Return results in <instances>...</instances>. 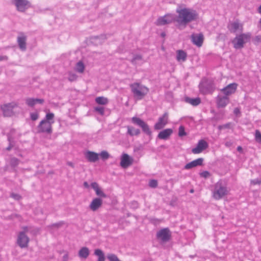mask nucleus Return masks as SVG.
Masks as SVG:
<instances>
[{"label": "nucleus", "mask_w": 261, "mask_h": 261, "mask_svg": "<svg viewBox=\"0 0 261 261\" xmlns=\"http://www.w3.org/2000/svg\"><path fill=\"white\" fill-rule=\"evenodd\" d=\"M176 27L179 30L186 28L188 24L196 20L198 18L196 11L191 8L179 7L176 10Z\"/></svg>", "instance_id": "nucleus-1"}, {"label": "nucleus", "mask_w": 261, "mask_h": 261, "mask_svg": "<svg viewBox=\"0 0 261 261\" xmlns=\"http://www.w3.org/2000/svg\"><path fill=\"white\" fill-rule=\"evenodd\" d=\"M55 115L53 113H46L45 117L37 126L38 133L51 134L53 133L52 124L54 123Z\"/></svg>", "instance_id": "nucleus-2"}, {"label": "nucleus", "mask_w": 261, "mask_h": 261, "mask_svg": "<svg viewBox=\"0 0 261 261\" xmlns=\"http://www.w3.org/2000/svg\"><path fill=\"white\" fill-rule=\"evenodd\" d=\"M131 92L134 97L137 100H141L149 92V89L140 83H133L130 85Z\"/></svg>", "instance_id": "nucleus-3"}, {"label": "nucleus", "mask_w": 261, "mask_h": 261, "mask_svg": "<svg viewBox=\"0 0 261 261\" xmlns=\"http://www.w3.org/2000/svg\"><path fill=\"white\" fill-rule=\"evenodd\" d=\"M251 34L250 33H242L236 37L232 41L233 47L236 49H241L244 47V44L250 41Z\"/></svg>", "instance_id": "nucleus-4"}, {"label": "nucleus", "mask_w": 261, "mask_h": 261, "mask_svg": "<svg viewBox=\"0 0 261 261\" xmlns=\"http://www.w3.org/2000/svg\"><path fill=\"white\" fill-rule=\"evenodd\" d=\"M132 122L141 127L142 132L149 137L150 139L152 138V131L151 130L148 124L142 119L133 117L132 118Z\"/></svg>", "instance_id": "nucleus-5"}, {"label": "nucleus", "mask_w": 261, "mask_h": 261, "mask_svg": "<svg viewBox=\"0 0 261 261\" xmlns=\"http://www.w3.org/2000/svg\"><path fill=\"white\" fill-rule=\"evenodd\" d=\"M199 92L203 95L212 94L216 87L214 83H199Z\"/></svg>", "instance_id": "nucleus-6"}, {"label": "nucleus", "mask_w": 261, "mask_h": 261, "mask_svg": "<svg viewBox=\"0 0 261 261\" xmlns=\"http://www.w3.org/2000/svg\"><path fill=\"white\" fill-rule=\"evenodd\" d=\"M172 233L168 227L163 228L159 230L156 234L157 239L163 243L169 242L171 239Z\"/></svg>", "instance_id": "nucleus-7"}, {"label": "nucleus", "mask_w": 261, "mask_h": 261, "mask_svg": "<svg viewBox=\"0 0 261 261\" xmlns=\"http://www.w3.org/2000/svg\"><path fill=\"white\" fill-rule=\"evenodd\" d=\"M173 22H176V15L172 14H167L159 17L155 24L156 25L160 26L170 24Z\"/></svg>", "instance_id": "nucleus-8"}, {"label": "nucleus", "mask_w": 261, "mask_h": 261, "mask_svg": "<svg viewBox=\"0 0 261 261\" xmlns=\"http://www.w3.org/2000/svg\"><path fill=\"white\" fill-rule=\"evenodd\" d=\"M227 190L226 187L223 186L222 182H217L215 186L214 192V196L216 199H220L223 196L227 195Z\"/></svg>", "instance_id": "nucleus-9"}, {"label": "nucleus", "mask_w": 261, "mask_h": 261, "mask_svg": "<svg viewBox=\"0 0 261 261\" xmlns=\"http://www.w3.org/2000/svg\"><path fill=\"white\" fill-rule=\"evenodd\" d=\"M18 104L15 102H12L4 104L1 106V109L5 117H11L13 115V109L17 108Z\"/></svg>", "instance_id": "nucleus-10"}, {"label": "nucleus", "mask_w": 261, "mask_h": 261, "mask_svg": "<svg viewBox=\"0 0 261 261\" xmlns=\"http://www.w3.org/2000/svg\"><path fill=\"white\" fill-rule=\"evenodd\" d=\"M12 3L15 5L17 11L24 12L31 7V4L28 0H11Z\"/></svg>", "instance_id": "nucleus-11"}, {"label": "nucleus", "mask_w": 261, "mask_h": 261, "mask_svg": "<svg viewBox=\"0 0 261 261\" xmlns=\"http://www.w3.org/2000/svg\"><path fill=\"white\" fill-rule=\"evenodd\" d=\"M168 123V113L165 112L158 119V122L154 125L155 130H160L163 128Z\"/></svg>", "instance_id": "nucleus-12"}, {"label": "nucleus", "mask_w": 261, "mask_h": 261, "mask_svg": "<svg viewBox=\"0 0 261 261\" xmlns=\"http://www.w3.org/2000/svg\"><path fill=\"white\" fill-rule=\"evenodd\" d=\"M208 147V143L203 139L199 140L195 147L192 149V152L194 154H198Z\"/></svg>", "instance_id": "nucleus-13"}, {"label": "nucleus", "mask_w": 261, "mask_h": 261, "mask_svg": "<svg viewBox=\"0 0 261 261\" xmlns=\"http://www.w3.org/2000/svg\"><path fill=\"white\" fill-rule=\"evenodd\" d=\"M29 242V237L25 234L24 231H21L18 235L17 243L21 248L27 247Z\"/></svg>", "instance_id": "nucleus-14"}, {"label": "nucleus", "mask_w": 261, "mask_h": 261, "mask_svg": "<svg viewBox=\"0 0 261 261\" xmlns=\"http://www.w3.org/2000/svg\"><path fill=\"white\" fill-rule=\"evenodd\" d=\"M133 162V159L127 153H123L121 157L120 165L123 168L130 166Z\"/></svg>", "instance_id": "nucleus-15"}, {"label": "nucleus", "mask_w": 261, "mask_h": 261, "mask_svg": "<svg viewBox=\"0 0 261 261\" xmlns=\"http://www.w3.org/2000/svg\"><path fill=\"white\" fill-rule=\"evenodd\" d=\"M216 101L218 108H224L229 103V99L225 95L224 96L218 95Z\"/></svg>", "instance_id": "nucleus-16"}, {"label": "nucleus", "mask_w": 261, "mask_h": 261, "mask_svg": "<svg viewBox=\"0 0 261 261\" xmlns=\"http://www.w3.org/2000/svg\"><path fill=\"white\" fill-rule=\"evenodd\" d=\"M238 85L236 83H231L221 89V92L226 96H229L234 93L237 89Z\"/></svg>", "instance_id": "nucleus-17"}, {"label": "nucleus", "mask_w": 261, "mask_h": 261, "mask_svg": "<svg viewBox=\"0 0 261 261\" xmlns=\"http://www.w3.org/2000/svg\"><path fill=\"white\" fill-rule=\"evenodd\" d=\"M191 39L193 43L197 46H202L204 39L202 34H193L191 36Z\"/></svg>", "instance_id": "nucleus-18"}, {"label": "nucleus", "mask_w": 261, "mask_h": 261, "mask_svg": "<svg viewBox=\"0 0 261 261\" xmlns=\"http://www.w3.org/2000/svg\"><path fill=\"white\" fill-rule=\"evenodd\" d=\"M204 159L202 158L197 159L187 163L184 167V169L189 170L193 168L203 165Z\"/></svg>", "instance_id": "nucleus-19"}, {"label": "nucleus", "mask_w": 261, "mask_h": 261, "mask_svg": "<svg viewBox=\"0 0 261 261\" xmlns=\"http://www.w3.org/2000/svg\"><path fill=\"white\" fill-rule=\"evenodd\" d=\"M173 132V131L172 128L164 129L159 132L157 138L159 139L167 140L170 138V137L172 134Z\"/></svg>", "instance_id": "nucleus-20"}, {"label": "nucleus", "mask_w": 261, "mask_h": 261, "mask_svg": "<svg viewBox=\"0 0 261 261\" xmlns=\"http://www.w3.org/2000/svg\"><path fill=\"white\" fill-rule=\"evenodd\" d=\"M102 204V200L100 198H95L91 201L89 207L92 211H96L101 206Z\"/></svg>", "instance_id": "nucleus-21"}, {"label": "nucleus", "mask_w": 261, "mask_h": 261, "mask_svg": "<svg viewBox=\"0 0 261 261\" xmlns=\"http://www.w3.org/2000/svg\"><path fill=\"white\" fill-rule=\"evenodd\" d=\"M85 157L89 162L95 163L99 160V154L92 151H87Z\"/></svg>", "instance_id": "nucleus-22"}, {"label": "nucleus", "mask_w": 261, "mask_h": 261, "mask_svg": "<svg viewBox=\"0 0 261 261\" xmlns=\"http://www.w3.org/2000/svg\"><path fill=\"white\" fill-rule=\"evenodd\" d=\"M26 41L27 37L24 35H22L21 36H18L17 37V42L18 44V46L21 50L24 51L26 49Z\"/></svg>", "instance_id": "nucleus-23"}, {"label": "nucleus", "mask_w": 261, "mask_h": 261, "mask_svg": "<svg viewBox=\"0 0 261 261\" xmlns=\"http://www.w3.org/2000/svg\"><path fill=\"white\" fill-rule=\"evenodd\" d=\"M185 101L187 103H190L193 106H197L201 103L200 98L197 97L195 98H191L188 96L185 97Z\"/></svg>", "instance_id": "nucleus-24"}, {"label": "nucleus", "mask_w": 261, "mask_h": 261, "mask_svg": "<svg viewBox=\"0 0 261 261\" xmlns=\"http://www.w3.org/2000/svg\"><path fill=\"white\" fill-rule=\"evenodd\" d=\"M90 254V251L88 247H83L79 251L78 253L79 256L81 258H87Z\"/></svg>", "instance_id": "nucleus-25"}, {"label": "nucleus", "mask_w": 261, "mask_h": 261, "mask_svg": "<svg viewBox=\"0 0 261 261\" xmlns=\"http://www.w3.org/2000/svg\"><path fill=\"white\" fill-rule=\"evenodd\" d=\"M228 28L231 32L234 33L239 29H240L242 31L243 27L238 22L235 21L232 22L229 25H228Z\"/></svg>", "instance_id": "nucleus-26"}, {"label": "nucleus", "mask_w": 261, "mask_h": 261, "mask_svg": "<svg viewBox=\"0 0 261 261\" xmlns=\"http://www.w3.org/2000/svg\"><path fill=\"white\" fill-rule=\"evenodd\" d=\"M127 134L130 136H138L140 134L141 131L138 128H135L133 126H127Z\"/></svg>", "instance_id": "nucleus-27"}, {"label": "nucleus", "mask_w": 261, "mask_h": 261, "mask_svg": "<svg viewBox=\"0 0 261 261\" xmlns=\"http://www.w3.org/2000/svg\"><path fill=\"white\" fill-rule=\"evenodd\" d=\"M187 53L182 50H178L177 51L176 59L178 61H185L187 59Z\"/></svg>", "instance_id": "nucleus-28"}, {"label": "nucleus", "mask_w": 261, "mask_h": 261, "mask_svg": "<svg viewBox=\"0 0 261 261\" xmlns=\"http://www.w3.org/2000/svg\"><path fill=\"white\" fill-rule=\"evenodd\" d=\"M94 254L98 257L97 261H105V256L103 252L100 249H96L94 250Z\"/></svg>", "instance_id": "nucleus-29"}, {"label": "nucleus", "mask_w": 261, "mask_h": 261, "mask_svg": "<svg viewBox=\"0 0 261 261\" xmlns=\"http://www.w3.org/2000/svg\"><path fill=\"white\" fill-rule=\"evenodd\" d=\"M95 101L96 103L99 105H106L109 102L108 99L103 96H99L96 97Z\"/></svg>", "instance_id": "nucleus-30"}, {"label": "nucleus", "mask_w": 261, "mask_h": 261, "mask_svg": "<svg viewBox=\"0 0 261 261\" xmlns=\"http://www.w3.org/2000/svg\"><path fill=\"white\" fill-rule=\"evenodd\" d=\"M85 68V67L83 62L80 61L76 64L75 69L79 73H83L84 71Z\"/></svg>", "instance_id": "nucleus-31"}, {"label": "nucleus", "mask_w": 261, "mask_h": 261, "mask_svg": "<svg viewBox=\"0 0 261 261\" xmlns=\"http://www.w3.org/2000/svg\"><path fill=\"white\" fill-rule=\"evenodd\" d=\"M19 162V160H18L17 158L15 157H13L11 158L10 161V164L11 167L12 168H15L18 165Z\"/></svg>", "instance_id": "nucleus-32"}, {"label": "nucleus", "mask_w": 261, "mask_h": 261, "mask_svg": "<svg viewBox=\"0 0 261 261\" xmlns=\"http://www.w3.org/2000/svg\"><path fill=\"white\" fill-rule=\"evenodd\" d=\"M99 154V156H100L101 159L105 161L108 159L110 157V154L108 153V151L106 150L102 151Z\"/></svg>", "instance_id": "nucleus-33"}, {"label": "nucleus", "mask_w": 261, "mask_h": 261, "mask_svg": "<svg viewBox=\"0 0 261 261\" xmlns=\"http://www.w3.org/2000/svg\"><path fill=\"white\" fill-rule=\"evenodd\" d=\"M25 103L30 107H34L36 103L35 102V98H28L25 99Z\"/></svg>", "instance_id": "nucleus-34"}, {"label": "nucleus", "mask_w": 261, "mask_h": 261, "mask_svg": "<svg viewBox=\"0 0 261 261\" xmlns=\"http://www.w3.org/2000/svg\"><path fill=\"white\" fill-rule=\"evenodd\" d=\"M187 134L185 131V127L183 125H180L178 128V136L182 137L187 136Z\"/></svg>", "instance_id": "nucleus-35"}, {"label": "nucleus", "mask_w": 261, "mask_h": 261, "mask_svg": "<svg viewBox=\"0 0 261 261\" xmlns=\"http://www.w3.org/2000/svg\"><path fill=\"white\" fill-rule=\"evenodd\" d=\"M94 111L101 116H103L105 114V109L103 107H95Z\"/></svg>", "instance_id": "nucleus-36"}, {"label": "nucleus", "mask_w": 261, "mask_h": 261, "mask_svg": "<svg viewBox=\"0 0 261 261\" xmlns=\"http://www.w3.org/2000/svg\"><path fill=\"white\" fill-rule=\"evenodd\" d=\"M107 258L109 261H121L115 254H109L107 255Z\"/></svg>", "instance_id": "nucleus-37"}, {"label": "nucleus", "mask_w": 261, "mask_h": 261, "mask_svg": "<svg viewBox=\"0 0 261 261\" xmlns=\"http://www.w3.org/2000/svg\"><path fill=\"white\" fill-rule=\"evenodd\" d=\"M95 193L96 194L100 197H107V195L102 191L100 188H99L98 189H96Z\"/></svg>", "instance_id": "nucleus-38"}, {"label": "nucleus", "mask_w": 261, "mask_h": 261, "mask_svg": "<svg viewBox=\"0 0 261 261\" xmlns=\"http://www.w3.org/2000/svg\"><path fill=\"white\" fill-rule=\"evenodd\" d=\"M255 140L257 142L261 143V133L258 129L255 132Z\"/></svg>", "instance_id": "nucleus-39"}, {"label": "nucleus", "mask_w": 261, "mask_h": 261, "mask_svg": "<svg viewBox=\"0 0 261 261\" xmlns=\"http://www.w3.org/2000/svg\"><path fill=\"white\" fill-rule=\"evenodd\" d=\"M158 182L156 179H151L149 182V186L152 188H155L158 187Z\"/></svg>", "instance_id": "nucleus-40"}, {"label": "nucleus", "mask_w": 261, "mask_h": 261, "mask_svg": "<svg viewBox=\"0 0 261 261\" xmlns=\"http://www.w3.org/2000/svg\"><path fill=\"white\" fill-rule=\"evenodd\" d=\"M231 123L228 122L226 124L223 125H220L218 126V128L219 130H222L223 129H229L230 128Z\"/></svg>", "instance_id": "nucleus-41"}, {"label": "nucleus", "mask_w": 261, "mask_h": 261, "mask_svg": "<svg viewBox=\"0 0 261 261\" xmlns=\"http://www.w3.org/2000/svg\"><path fill=\"white\" fill-rule=\"evenodd\" d=\"M199 175L201 177H204L205 178H207L210 176L211 173L208 171H204L202 172H200L199 173Z\"/></svg>", "instance_id": "nucleus-42"}, {"label": "nucleus", "mask_w": 261, "mask_h": 261, "mask_svg": "<svg viewBox=\"0 0 261 261\" xmlns=\"http://www.w3.org/2000/svg\"><path fill=\"white\" fill-rule=\"evenodd\" d=\"M30 118L32 121H36L39 118V114L37 112L31 113Z\"/></svg>", "instance_id": "nucleus-43"}, {"label": "nucleus", "mask_w": 261, "mask_h": 261, "mask_svg": "<svg viewBox=\"0 0 261 261\" xmlns=\"http://www.w3.org/2000/svg\"><path fill=\"white\" fill-rule=\"evenodd\" d=\"M142 60V56H141L140 55H136L132 59V60H131V62L133 64H136L137 60Z\"/></svg>", "instance_id": "nucleus-44"}, {"label": "nucleus", "mask_w": 261, "mask_h": 261, "mask_svg": "<svg viewBox=\"0 0 261 261\" xmlns=\"http://www.w3.org/2000/svg\"><path fill=\"white\" fill-rule=\"evenodd\" d=\"M139 206V203L135 200H134L130 202V207L134 210L137 209Z\"/></svg>", "instance_id": "nucleus-45"}, {"label": "nucleus", "mask_w": 261, "mask_h": 261, "mask_svg": "<svg viewBox=\"0 0 261 261\" xmlns=\"http://www.w3.org/2000/svg\"><path fill=\"white\" fill-rule=\"evenodd\" d=\"M250 183L251 185H260L261 184V178L252 179L250 181Z\"/></svg>", "instance_id": "nucleus-46"}, {"label": "nucleus", "mask_w": 261, "mask_h": 261, "mask_svg": "<svg viewBox=\"0 0 261 261\" xmlns=\"http://www.w3.org/2000/svg\"><path fill=\"white\" fill-rule=\"evenodd\" d=\"M11 197L17 200H19V199H20L21 198V197L20 195H19L18 194L14 193H12L11 194Z\"/></svg>", "instance_id": "nucleus-47"}, {"label": "nucleus", "mask_w": 261, "mask_h": 261, "mask_svg": "<svg viewBox=\"0 0 261 261\" xmlns=\"http://www.w3.org/2000/svg\"><path fill=\"white\" fill-rule=\"evenodd\" d=\"M93 38L95 39H100L102 41H104L107 39V37L106 35L102 34L100 36H94Z\"/></svg>", "instance_id": "nucleus-48"}, {"label": "nucleus", "mask_w": 261, "mask_h": 261, "mask_svg": "<svg viewBox=\"0 0 261 261\" xmlns=\"http://www.w3.org/2000/svg\"><path fill=\"white\" fill-rule=\"evenodd\" d=\"M91 187L96 191V189H98L99 187L98 184L96 182H93L91 184Z\"/></svg>", "instance_id": "nucleus-49"}, {"label": "nucleus", "mask_w": 261, "mask_h": 261, "mask_svg": "<svg viewBox=\"0 0 261 261\" xmlns=\"http://www.w3.org/2000/svg\"><path fill=\"white\" fill-rule=\"evenodd\" d=\"M35 102L36 103V105L37 103H39V104H43V102H44V100L42 98H35Z\"/></svg>", "instance_id": "nucleus-50"}, {"label": "nucleus", "mask_w": 261, "mask_h": 261, "mask_svg": "<svg viewBox=\"0 0 261 261\" xmlns=\"http://www.w3.org/2000/svg\"><path fill=\"white\" fill-rule=\"evenodd\" d=\"M233 113L235 115H236L237 116L240 115L241 114V111H240V108H234V109L233 110Z\"/></svg>", "instance_id": "nucleus-51"}, {"label": "nucleus", "mask_w": 261, "mask_h": 261, "mask_svg": "<svg viewBox=\"0 0 261 261\" xmlns=\"http://www.w3.org/2000/svg\"><path fill=\"white\" fill-rule=\"evenodd\" d=\"M63 224V223L62 222H58V223H53L52 225H51V226L52 227H57V228H59V227H60L62 224Z\"/></svg>", "instance_id": "nucleus-52"}, {"label": "nucleus", "mask_w": 261, "mask_h": 261, "mask_svg": "<svg viewBox=\"0 0 261 261\" xmlns=\"http://www.w3.org/2000/svg\"><path fill=\"white\" fill-rule=\"evenodd\" d=\"M14 144L12 143H10L9 144V146L6 148L7 151H10L13 147Z\"/></svg>", "instance_id": "nucleus-53"}, {"label": "nucleus", "mask_w": 261, "mask_h": 261, "mask_svg": "<svg viewBox=\"0 0 261 261\" xmlns=\"http://www.w3.org/2000/svg\"><path fill=\"white\" fill-rule=\"evenodd\" d=\"M150 221L152 223H155L156 222H160L159 219H158V218H150Z\"/></svg>", "instance_id": "nucleus-54"}, {"label": "nucleus", "mask_w": 261, "mask_h": 261, "mask_svg": "<svg viewBox=\"0 0 261 261\" xmlns=\"http://www.w3.org/2000/svg\"><path fill=\"white\" fill-rule=\"evenodd\" d=\"M232 144V143L231 141H227L225 143V145L227 147H230Z\"/></svg>", "instance_id": "nucleus-55"}, {"label": "nucleus", "mask_w": 261, "mask_h": 261, "mask_svg": "<svg viewBox=\"0 0 261 261\" xmlns=\"http://www.w3.org/2000/svg\"><path fill=\"white\" fill-rule=\"evenodd\" d=\"M237 150L238 151H239L240 153L243 152V148L241 146H239L237 147Z\"/></svg>", "instance_id": "nucleus-56"}, {"label": "nucleus", "mask_w": 261, "mask_h": 261, "mask_svg": "<svg viewBox=\"0 0 261 261\" xmlns=\"http://www.w3.org/2000/svg\"><path fill=\"white\" fill-rule=\"evenodd\" d=\"M7 60H8V57L7 56H0V61Z\"/></svg>", "instance_id": "nucleus-57"}, {"label": "nucleus", "mask_w": 261, "mask_h": 261, "mask_svg": "<svg viewBox=\"0 0 261 261\" xmlns=\"http://www.w3.org/2000/svg\"><path fill=\"white\" fill-rule=\"evenodd\" d=\"M83 186L86 188H89V185L87 181H84L83 183Z\"/></svg>", "instance_id": "nucleus-58"}, {"label": "nucleus", "mask_w": 261, "mask_h": 261, "mask_svg": "<svg viewBox=\"0 0 261 261\" xmlns=\"http://www.w3.org/2000/svg\"><path fill=\"white\" fill-rule=\"evenodd\" d=\"M67 164L68 166H69L71 167H72V168H74V166L73 163H72V162H67Z\"/></svg>", "instance_id": "nucleus-59"}, {"label": "nucleus", "mask_w": 261, "mask_h": 261, "mask_svg": "<svg viewBox=\"0 0 261 261\" xmlns=\"http://www.w3.org/2000/svg\"><path fill=\"white\" fill-rule=\"evenodd\" d=\"M23 231L25 233L27 231H28V226H24L23 227Z\"/></svg>", "instance_id": "nucleus-60"}, {"label": "nucleus", "mask_w": 261, "mask_h": 261, "mask_svg": "<svg viewBox=\"0 0 261 261\" xmlns=\"http://www.w3.org/2000/svg\"><path fill=\"white\" fill-rule=\"evenodd\" d=\"M8 141H9V143H12V138L10 136H8Z\"/></svg>", "instance_id": "nucleus-61"}, {"label": "nucleus", "mask_w": 261, "mask_h": 261, "mask_svg": "<svg viewBox=\"0 0 261 261\" xmlns=\"http://www.w3.org/2000/svg\"><path fill=\"white\" fill-rule=\"evenodd\" d=\"M67 258H68V255L67 254H65L63 256V260H64V261H66V259H67Z\"/></svg>", "instance_id": "nucleus-62"}, {"label": "nucleus", "mask_w": 261, "mask_h": 261, "mask_svg": "<svg viewBox=\"0 0 261 261\" xmlns=\"http://www.w3.org/2000/svg\"><path fill=\"white\" fill-rule=\"evenodd\" d=\"M166 94H167V96H169L170 97H172V93L171 92H168Z\"/></svg>", "instance_id": "nucleus-63"}, {"label": "nucleus", "mask_w": 261, "mask_h": 261, "mask_svg": "<svg viewBox=\"0 0 261 261\" xmlns=\"http://www.w3.org/2000/svg\"><path fill=\"white\" fill-rule=\"evenodd\" d=\"M258 12L259 13L261 14V5L259 7L258 9Z\"/></svg>", "instance_id": "nucleus-64"}]
</instances>
